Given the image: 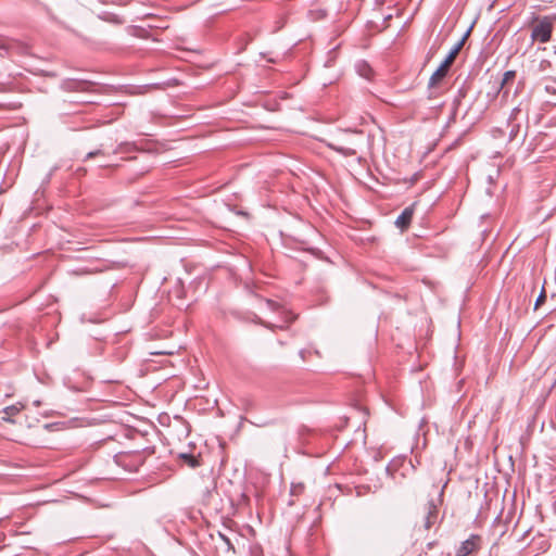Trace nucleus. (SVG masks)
Wrapping results in <instances>:
<instances>
[{
	"label": "nucleus",
	"instance_id": "423d86ee",
	"mask_svg": "<svg viewBox=\"0 0 556 556\" xmlns=\"http://www.w3.org/2000/svg\"><path fill=\"white\" fill-rule=\"evenodd\" d=\"M438 518V505L434 500H430L426 505V515L424 520L425 529L429 530L437 521Z\"/></svg>",
	"mask_w": 556,
	"mask_h": 556
},
{
	"label": "nucleus",
	"instance_id": "f257e3e1",
	"mask_svg": "<svg viewBox=\"0 0 556 556\" xmlns=\"http://www.w3.org/2000/svg\"><path fill=\"white\" fill-rule=\"evenodd\" d=\"M368 141V136L363 130L346 129L339 132L327 143L328 148L345 157L357 154Z\"/></svg>",
	"mask_w": 556,
	"mask_h": 556
},
{
	"label": "nucleus",
	"instance_id": "6ab92c4d",
	"mask_svg": "<svg viewBox=\"0 0 556 556\" xmlns=\"http://www.w3.org/2000/svg\"><path fill=\"white\" fill-rule=\"evenodd\" d=\"M266 302L270 308L275 309L276 304L273 301L267 300Z\"/></svg>",
	"mask_w": 556,
	"mask_h": 556
},
{
	"label": "nucleus",
	"instance_id": "aec40b11",
	"mask_svg": "<svg viewBox=\"0 0 556 556\" xmlns=\"http://www.w3.org/2000/svg\"><path fill=\"white\" fill-rule=\"evenodd\" d=\"M222 539L227 543L228 546H230V540L228 538L222 535Z\"/></svg>",
	"mask_w": 556,
	"mask_h": 556
},
{
	"label": "nucleus",
	"instance_id": "6e6552de",
	"mask_svg": "<svg viewBox=\"0 0 556 556\" xmlns=\"http://www.w3.org/2000/svg\"><path fill=\"white\" fill-rule=\"evenodd\" d=\"M15 50L20 52L24 50V47H22L16 40L0 38V55H10Z\"/></svg>",
	"mask_w": 556,
	"mask_h": 556
},
{
	"label": "nucleus",
	"instance_id": "dca6fc26",
	"mask_svg": "<svg viewBox=\"0 0 556 556\" xmlns=\"http://www.w3.org/2000/svg\"><path fill=\"white\" fill-rule=\"evenodd\" d=\"M303 489V484L292 485L291 495H299L300 493H302Z\"/></svg>",
	"mask_w": 556,
	"mask_h": 556
},
{
	"label": "nucleus",
	"instance_id": "f8f14e48",
	"mask_svg": "<svg viewBox=\"0 0 556 556\" xmlns=\"http://www.w3.org/2000/svg\"><path fill=\"white\" fill-rule=\"evenodd\" d=\"M21 408L16 405H10L2 409V413L5 415L2 417L3 420L10 421L12 416H15L20 413Z\"/></svg>",
	"mask_w": 556,
	"mask_h": 556
},
{
	"label": "nucleus",
	"instance_id": "4468645a",
	"mask_svg": "<svg viewBox=\"0 0 556 556\" xmlns=\"http://www.w3.org/2000/svg\"><path fill=\"white\" fill-rule=\"evenodd\" d=\"M515 77H516L515 71L505 72L503 75L502 81H501V87L503 88L506 84H508L509 81H513Z\"/></svg>",
	"mask_w": 556,
	"mask_h": 556
},
{
	"label": "nucleus",
	"instance_id": "f03ea898",
	"mask_svg": "<svg viewBox=\"0 0 556 556\" xmlns=\"http://www.w3.org/2000/svg\"><path fill=\"white\" fill-rule=\"evenodd\" d=\"M465 37L458 41L453 49L450 51V53L446 55L444 61L440 64V66L437 68V71L431 75L429 79V87L433 88L439 85L441 80L447 75L452 64L454 63L457 54L459 53L463 43H464Z\"/></svg>",
	"mask_w": 556,
	"mask_h": 556
},
{
	"label": "nucleus",
	"instance_id": "39448f33",
	"mask_svg": "<svg viewBox=\"0 0 556 556\" xmlns=\"http://www.w3.org/2000/svg\"><path fill=\"white\" fill-rule=\"evenodd\" d=\"M481 547V538L477 534H471L467 540L462 542L456 551V556H469Z\"/></svg>",
	"mask_w": 556,
	"mask_h": 556
},
{
	"label": "nucleus",
	"instance_id": "7ed1b4c3",
	"mask_svg": "<svg viewBox=\"0 0 556 556\" xmlns=\"http://www.w3.org/2000/svg\"><path fill=\"white\" fill-rule=\"evenodd\" d=\"M553 20L549 16L538 18L532 26L531 39L541 43L548 42L552 38Z\"/></svg>",
	"mask_w": 556,
	"mask_h": 556
},
{
	"label": "nucleus",
	"instance_id": "1a4fd4ad",
	"mask_svg": "<svg viewBox=\"0 0 556 556\" xmlns=\"http://www.w3.org/2000/svg\"><path fill=\"white\" fill-rule=\"evenodd\" d=\"M61 87L65 91H84L88 87V81L77 79H65L62 81Z\"/></svg>",
	"mask_w": 556,
	"mask_h": 556
},
{
	"label": "nucleus",
	"instance_id": "9b49d317",
	"mask_svg": "<svg viewBox=\"0 0 556 556\" xmlns=\"http://www.w3.org/2000/svg\"><path fill=\"white\" fill-rule=\"evenodd\" d=\"M179 458L190 468H197L201 465L200 456H195L190 453H180Z\"/></svg>",
	"mask_w": 556,
	"mask_h": 556
},
{
	"label": "nucleus",
	"instance_id": "0eeeda50",
	"mask_svg": "<svg viewBox=\"0 0 556 556\" xmlns=\"http://www.w3.org/2000/svg\"><path fill=\"white\" fill-rule=\"evenodd\" d=\"M414 215V205L405 207L402 213L395 219V226L401 230H405L409 227Z\"/></svg>",
	"mask_w": 556,
	"mask_h": 556
},
{
	"label": "nucleus",
	"instance_id": "412c9836",
	"mask_svg": "<svg viewBox=\"0 0 556 556\" xmlns=\"http://www.w3.org/2000/svg\"><path fill=\"white\" fill-rule=\"evenodd\" d=\"M516 131H517V130H515V128H513V129H511V131H510V138H513L514 136H516Z\"/></svg>",
	"mask_w": 556,
	"mask_h": 556
},
{
	"label": "nucleus",
	"instance_id": "a211bd4d",
	"mask_svg": "<svg viewBox=\"0 0 556 556\" xmlns=\"http://www.w3.org/2000/svg\"><path fill=\"white\" fill-rule=\"evenodd\" d=\"M519 109L518 108H515L513 111H511V114L509 116V119H513L516 117L517 113H519Z\"/></svg>",
	"mask_w": 556,
	"mask_h": 556
},
{
	"label": "nucleus",
	"instance_id": "9d476101",
	"mask_svg": "<svg viewBox=\"0 0 556 556\" xmlns=\"http://www.w3.org/2000/svg\"><path fill=\"white\" fill-rule=\"evenodd\" d=\"M355 68L357 71V73L359 74V76H362L366 79H370V77L372 75V68L369 66V64L366 61L361 60V61L356 62Z\"/></svg>",
	"mask_w": 556,
	"mask_h": 556
},
{
	"label": "nucleus",
	"instance_id": "f3484780",
	"mask_svg": "<svg viewBox=\"0 0 556 556\" xmlns=\"http://www.w3.org/2000/svg\"><path fill=\"white\" fill-rule=\"evenodd\" d=\"M101 153H102V151H101V150H96V151L89 152V153L86 155V159H85V160L91 159V157H93V156H96V155H99V154H101Z\"/></svg>",
	"mask_w": 556,
	"mask_h": 556
},
{
	"label": "nucleus",
	"instance_id": "ddd939ff",
	"mask_svg": "<svg viewBox=\"0 0 556 556\" xmlns=\"http://www.w3.org/2000/svg\"><path fill=\"white\" fill-rule=\"evenodd\" d=\"M467 94V88L465 86L460 87L457 91V94L453 101V106H454V110H457L462 100L466 97Z\"/></svg>",
	"mask_w": 556,
	"mask_h": 556
},
{
	"label": "nucleus",
	"instance_id": "2eb2a0df",
	"mask_svg": "<svg viewBox=\"0 0 556 556\" xmlns=\"http://www.w3.org/2000/svg\"><path fill=\"white\" fill-rule=\"evenodd\" d=\"M545 300H546V293H545V289L543 287L539 296L536 298L534 308L536 309L538 307H540L545 302Z\"/></svg>",
	"mask_w": 556,
	"mask_h": 556
},
{
	"label": "nucleus",
	"instance_id": "20e7f679",
	"mask_svg": "<svg viewBox=\"0 0 556 556\" xmlns=\"http://www.w3.org/2000/svg\"><path fill=\"white\" fill-rule=\"evenodd\" d=\"M116 463L123 466L126 470L136 472L143 464V456L141 453L123 454L116 456Z\"/></svg>",
	"mask_w": 556,
	"mask_h": 556
}]
</instances>
